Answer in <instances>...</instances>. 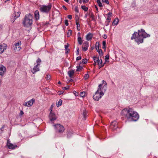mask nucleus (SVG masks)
Wrapping results in <instances>:
<instances>
[{
  "instance_id": "nucleus-1",
  "label": "nucleus",
  "mask_w": 158,
  "mask_h": 158,
  "mask_svg": "<svg viewBox=\"0 0 158 158\" xmlns=\"http://www.w3.org/2000/svg\"><path fill=\"white\" fill-rule=\"evenodd\" d=\"M121 114L125 116L128 119L134 121H137L139 118L138 113L131 108H126L122 111Z\"/></svg>"
},
{
  "instance_id": "nucleus-2",
  "label": "nucleus",
  "mask_w": 158,
  "mask_h": 158,
  "mask_svg": "<svg viewBox=\"0 0 158 158\" xmlns=\"http://www.w3.org/2000/svg\"><path fill=\"white\" fill-rule=\"evenodd\" d=\"M150 36V35L146 33L144 30L141 29L140 31L138 30V32H135L132 34L131 39H135L136 42L139 44L143 42V38L149 37Z\"/></svg>"
},
{
  "instance_id": "nucleus-3",
  "label": "nucleus",
  "mask_w": 158,
  "mask_h": 158,
  "mask_svg": "<svg viewBox=\"0 0 158 158\" xmlns=\"http://www.w3.org/2000/svg\"><path fill=\"white\" fill-rule=\"evenodd\" d=\"M32 15L31 14L26 15L23 22L24 26L25 27L30 26L32 23Z\"/></svg>"
},
{
  "instance_id": "nucleus-4",
  "label": "nucleus",
  "mask_w": 158,
  "mask_h": 158,
  "mask_svg": "<svg viewBox=\"0 0 158 158\" xmlns=\"http://www.w3.org/2000/svg\"><path fill=\"white\" fill-rule=\"evenodd\" d=\"M104 95V93L102 91H99V90H97L95 95L93 96V98L95 101H98Z\"/></svg>"
},
{
  "instance_id": "nucleus-5",
  "label": "nucleus",
  "mask_w": 158,
  "mask_h": 158,
  "mask_svg": "<svg viewBox=\"0 0 158 158\" xmlns=\"http://www.w3.org/2000/svg\"><path fill=\"white\" fill-rule=\"evenodd\" d=\"M51 5L48 6L42 5L40 7V10L43 12L48 13L51 9Z\"/></svg>"
},
{
  "instance_id": "nucleus-6",
  "label": "nucleus",
  "mask_w": 158,
  "mask_h": 158,
  "mask_svg": "<svg viewBox=\"0 0 158 158\" xmlns=\"http://www.w3.org/2000/svg\"><path fill=\"white\" fill-rule=\"evenodd\" d=\"M56 131L59 133H62L64 130V127L60 124H56L54 125Z\"/></svg>"
},
{
  "instance_id": "nucleus-7",
  "label": "nucleus",
  "mask_w": 158,
  "mask_h": 158,
  "mask_svg": "<svg viewBox=\"0 0 158 158\" xmlns=\"http://www.w3.org/2000/svg\"><path fill=\"white\" fill-rule=\"evenodd\" d=\"M21 44V42L20 41H19L17 43H15L14 44V46L13 47V49L14 50H17L18 51H19L20 49H21L20 47Z\"/></svg>"
},
{
  "instance_id": "nucleus-8",
  "label": "nucleus",
  "mask_w": 158,
  "mask_h": 158,
  "mask_svg": "<svg viewBox=\"0 0 158 158\" xmlns=\"http://www.w3.org/2000/svg\"><path fill=\"white\" fill-rule=\"evenodd\" d=\"M49 117L51 122L54 121L56 119V117L55 114L52 111H50Z\"/></svg>"
},
{
  "instance_id": "nucleus-9",
  "label": "nucleus",
  "mask_w": 158,
  "mask_h": 158,
  "mask_svg": "<svg viewBox=\"0 0 158 158\" xmlns=\"http://www.w3.org/2000/svg\"><path fill=\"white\" fill-rule=\"evenodd\" d=\"M7 146L10 149H14L17 147V146L14 145L12 143H10V141L8 140L7 143Z\"/></svg>"
},
{
  "instance_id": "nucleus-10",
  "label": "nucleus",
  "mask_w": 158,
  "mask_h": 158,
  "mask_svg": "<svg viewBox=\"0 0 158 158\" xmlns=\"http://www.w3.org/2000/svg\"><path fill=\"white\" fill-rule=\"evenodd\" d=\"M117 122L114 121L112 122L110 124V127L113 130H115L117 127Z\"/></svg>"
},
{
  "instance_id": "nucleus-11",
  "label": "nucleus",
  "mask_w": 158,
  "mask_h": 158,
  "mask_svg": "<svg viewBox=\"0 0 158 158\" xmlns=\"http://www.w3.org/2000/svg\"><path fill=\"white\" fill-rule=\"evenodd\" d=\"M89 46V44L88 42L87 41L84 42L83 43V45L82 46V50L84 51H87Z\"/></svg>"
},
{
  "instance_id": "nucleus-12",
  "label": "nucleus",
  "mask_w": 158,
  "mask_h": 158,
  "mask_svg": "<svg viewBox=\"0 0 158 158\" xmlns=\"http://www.w3.org/2000/svg\"><path fill=\"white\" fill-rule=\"evenodd\" d=\"M35 102V99L33 98L31 99V100L28 101L27 102L25 103L24 105L27 106H31Z\"/></svg>"
},
{
  "instance_id": "nucleus-13",
  "label": "nucleus",
  "mask_w": 158,
  "mask_h": 158,
  "mask_svg": "<svg viewBox=\"0 0 158 158\" xmlns=\"http://www.w3.org/2000/svg\"><path fill=\"white\" fill-rule=\"evenodd\" d=\"M94 60L95 62H97L98 64L99 65V64H101L102 63V59H100L99 60V58L98 57L96 56H94L93 57Z\"/></svg>"
},
{
  "instance_id": "nucleus-14",
  "label": "nucleus",
  "mask_w": 158,
  "mask_h": 158,
  "mask_svg": "<svg viewBox=\"0 0 158 158\" xmlns=\"http://www.w3.org/2000/svg\"><path fill=\"white\" fill-rule=\"evenodd\" d=\"M6 71V68L3 66L0 65V75L3 76Z\"/></svg>"
},
{
  "instance_id": "nucleus-15",
  "label": "nucleus",
  "mask_w": 158,
  "mask_h": 158,
  "mask_svg": "<svg viewBox=\"0 0 158 158\" xmlns=\"http://www.w3.org/2000/svg\"><path fill=\"white\" fill-rule=\"evenodd\" d=\"M6 49V46L5 44L0 45V53H2L4 52V50Z\"/></svg>"
},
{
  "instance_id": "nucleus-16",
  "label": "nucleus",
  "mask_w": 158,
  "mask_h": 158,
  "mask_svg": "<svg viewBox=\"0 0 158 158\" xmlns=\"http://www.w3.org/2000/svg\"><path fill=\"white\" fill-rule=\"evenodd\" d=\"M40 70L38 65H36L34 66L33 69L31 70V72L33 74H34L36 72Z\"/></svg>"
},
{
  "instance_id": "nucleus-17",
  "label": "nucleus",
  "mask_w": 158,
  "mask_h": 158,
  "mask_svg": "<svg viewBox=\"0 0 158 158\" xmlns=\"http://www.w3.org/2000/svg\"><path fill=\"white\" fill-rule=\"evenodd\" d=\"M92 34L90 33H88L86 36V38L87 40H90L92 37Z\"/></svg>"
},
{
  "instance_id": "nucleus-18",
  "label": "nucleus",
  "mask_w": 158,
  "mask_h": 158,
  "mask_svg": "<svg viewBox=\"0 0 158 158\" xmlns=\"http://www.w3.org/2000/svg\"><path fill=\"white\" fill-rule=\"evenodd\" d=\"M74 72L73 70L69 71L68 72V74L70 78H72L74 74Z\"/></svg>"
},
{
  "instance_id": "nucleus-19",
  "label": "nucleus",
  "mask_w": 158,
  "mask_h": 158,
  "mask_svg": "<svg viewBox=\"0 0 158 158\" xmlns=\"http://www.w3.org/2000/svg\"><path fill=\"white\" fill-rule=\"evenodd\" d=\"M35 16L36 19H38L39 18V12L38 10H36L35 12Z\"/></svg>"
},
{
  "instance_id": "nucleus-20",
  "label": "nucleus",
  "mask_w": 158,
  "mask_h": 158,
  "mask_svg": "<svg viewBox=\"0 0 158 158\" xmlns=\"http://www.w3.org/2000/svg\"><path fill=\"white\" fill-rule=\"evenodd\" d=\"M118 18H115L113 22V25H116L118 24Z\"/></svg>"
},
{
  "instance_id": "nucleus-21",
  "label": "nucleus",
  "mask_w": 158,
  "mask_h": 158,
  "mask_svg": "<svg viewBox=\"0 0 158 158\" xmlns=\"http://www.w3.org/2000/svg\"><path fill=\"white\" fill-rule=\"evenodd\" d=\"M87 112L85 110H84L83 113V118H82V119L83 120H85L86 119V115H87Z\"/></svg>"
},
{
  "instance_id": "nucleus-22",
  "label": "nucleus",
  "mask_w": 158,
  "mask_h": 158,
  "mask_svg": "<svg viewBox=\"0 0 158 158\" xmlns=\"http://www.w3.org/2000/svg\"><path fill=\"white\" fill-rule=\"evenodd\" d=\"M89 15L90 18H92L93 20H95V16L92 12H90L89 14Z\"/></svg>"
},
{
  "instance_id": "nucleus-23",
  "label": "nucleus",
  "mask_w": 158,
  "mask_h": 158,
  "mask_svg": "<svg viewBox=\"0 0 158 158\" xmlns=\"http://www.w3.org/2000/svg\"><path fill=\"white\" fill-rule=\"evenodd\" d=\"M17 18L16 17V14L13 15V16L11 19L10 21L11 22L13 23L15 20Z\"/></svg>"
},
{
  "instance_id": "nucleus-24",
  "label": "nucleus",
  "mask_w": 158,
  "mask_h": 158,
  "mask_svg": "<svg viewBox=\"0 0 158 158\" xmlns=\"http://www.w3.org/2000/svg\"><path fill=\"white\" fill-rule=\"evenodd\" d=\"M77 40L79 44L80 45H81L83 41L82 40L81 37L80 36H78Z\"/></svg>"
},
{
  "instance_id": "nucleus-25",
  "label": "nucleus",
  "mask_w": 158,
  "mask_h": 158,
  "mask_svg": "<svg viewBox=\"0 0 158 158\" xmlns=\"http://www.w3.org/2000/svg\"><path fill=\"white\" fill-rule=\"evenodd\" d=\"M76 24L77 25V29L78 31H79L80 30L81 27L78 21H76Z\"/></svg>"
},
{
  "instance_id": "nucleus-26",
  "label": "nucleus",
  "mask_w": 158,
  "mask_h": 158,
  "mask_svg": "<svg viewBox=\"0 0 158 158\" xmlns=\"http://www.w3.org/2000/svg\"><path fill=\"white\" fill-rule=\"evenodd\" d=\"M97 50L100 56H102L103 55V53L101 49Z\"/></svg>"
},
{
  "instance_id": "nucleus-27",
  "label": "nucleus",
  "mask_w": 158,
  "mask_h": 158,
  "mask_svg": "<svg viewBox=\"0 0 158 158\" xmlns=\"http://www.w3.org/2000/svg\"><path fill=\"white\" fill-rule=\"evenodd\" d=\"M41 62V59L39 58H38L36 61L37 63L36 65L39 66Z\"/></svg>"
},
{
  "instance_id": "nucleus-28",
  "label": "nucleus",
  "mask_w": 158,
  "mask_h": 158,
  "mask_svg": "<svg viewBox=\"0 0 158 158\" xmlns=\"http://www.w3.org/2000/svg\"><path fill=\"white\" fill-rule=\"evenodd\" d=\"M72 135V133L71 131H68L67 133V137L68 138H69L71 137Z\"/></svg>"
},
{
  "instance_id": "nucleus-29",
  "label": "nucleus",
  "mask_w": 158,
  "mask_h": 158,
  "mask_svg": "<svg viewBox=\"0 0 158 158\" xmlns=\"http://www.w3.org/2000/svg\"><path fill=\"white\" fill-rule=\"evenodd\" d=\"M82 9L85 11H86L88 10V8L85 6H81Z\"/></svg>"
},
{
  "instance_id": "nucleus-30",
  "label": "nucleus",
  "mask_w": 158,
  "mask_h": 158,
  "mask_svg": "<svg viewBox=\"0 0 158 158\" xmlns=\"http://www.w3.org/2000/svg\"><path fill=\"white\" fill-rule=\"evenodd\" d=\"M77 69L76 70V71H79L80 70H81L82 69H83V68L82 67L80 66V65L78 66H77Z\"/></svg>"
},
{
  "instance_id": "nucleus-31",
  "label": "nucleus",
  "mask_w": 158,
  "mask_h": 158,
  "mask_svg": "<svg viewBox=\"0 0 158 158\" xmlns=\"http://www.w3.org/2000/svg\"><path fill=\"white\" fill-rule=\"evenodd\" d=\"M98 5L100 7H102V5L100 0H97V1Z\"/></svg>"
},
{
  "instance_id": "nucleus-32",
  "label": "nucleus",
  "mask_w": 158,
  "mask_h": 158,
  "mask_svg": "<svg viewBox=\"0 0 158 158\" xmlns=\"http://www.w3.org/2000/svg\"><path fill=\"white\" fill-rule=\"evenodd\" d=\"M99 43L98 42H97L96 43V48H95L97 50H99Z\"/></svg>"
},
{
  "instance_id": "nucleus-33",
  "label": "nucleus",
  "mask_w": 158,
  "mask_h": 158,
  "mask_svg": "<svg viewBox=\"0 0 158 158\" xmlns=\"http://www.w3.org/2000/svg\"><path fill=\"white\" fill-rule=\"evenodd\" d=\"M62 101L61 99H60L59 101L58 102L57 104V106L59 107L62 104Z\"/></svg>"
},
{
  "instance_id": "nucleus-34",
  "label": "nucleus",
  "mask_w": 158,
  "mask_h": 158,
  "mask_svg": "<svg viewBox=\"0 0 158 158\" xmlns=\"http://www.w3.org/2000/svg\"><path fill=\"white\" fill-rule=\"evenodd\" d=\"M85 92H81L80 94V96L81 97H84L85 96Z\"/></svg>"
},
{
  "instance_id": "nucleus-35",
  "label": "nucleus",
  "mask_w": 158,
  "mask_h": 158,
  "mask_svg": "<svg viewBox=\"0 0 158 158\" xmlns=\"http://www.w3.org/2000/svg\"><path fill=\"white\" fill-rule=\"evenodd\" d=\"M72 31L71 30H69L67 34V37L70 36L72 34Z\"/></svg>"
},
{
  "instance_id": "nucleus-36",
  "label": "nucleus",
  "mask_w": 158,
  "mask_h": 158,
  "mask_svg": "<svg viewBox=\"0 0 158 158\" xmlns=\"http://www.w3.org/2000/svg\"><path fill=\"white\" fill-rule=\"evenodd\" d=\"M16 14V17L18 18L20 15V12H18L17 13H15L14 15Z\"/></svg>"
},
{
  "instance_id": "nucleus-37",
  "label": "nucleus",
  "mask_w": 158,
  "mask_h": 158,
  "mask_svg": "<svg viewBox=\"0 0 158 158\" xmlns=\"http://www.w3.org/2000/svg\"><path fill=\"white\" fill-rule=\"evenodd\" d=\"M79 47H77V51H76V55L77 56H78L79 55Z\"/></svg>"
},
{
  "instance_id": "nucleus-38",
  "label": "nucleus",
  "mask_w": 158,
  "mask_h": 158,
  "mask_svg": "<svg viewBox=\"0 0 158 158\" xmlns=\"http://www.w3.org/2000/svg\"><path fill=\"white\" fill-rule=\"evenodd\" d=\"M46 78L47 80H49V79H50L51 78L50 75H49L48 74H47V75L46 77Z\"/></svg>"
},
{
  "instance_id": "nucleus-39",
  "label": "nucleus",
  "mask_w": 158,
  "mask_h": 158,
  "mask_svg": "<svg viewBox=\"0 0 158 158\" xmlns=\"http://www.w3.org/2000/svg\"><path fill=\"white\" fill-rule=\"evenodd\" d=\"M82 62L84 64H86L87 63V60L86 59H84L82 60Z\"/></svg>"
},
{
  "instance_id": "nucleus-40",
  "label": "nucleus",
  "mask_w": 158,
  "mask_h": 158,
  "mask_svg": "<svg viewBox=\"0 0 158 158\" xmlns=\"http://www.w3.org/2000/svg\"><path fill=\"white\" fill-rule=\"evenodd\" d=\"M102 2L108 4H109V2L108 0H102Z\"/></svg>"
},
{
  "instance_id": "nucleus-41",
  "label": "nucleus",
  "mask_w": 158,
  "mask_h": 158,
  "mask_svg": "<svg viewBox=\"0 0 158 158\" xmlns=\"http://www.w3.org/2000/svg\"><path fill=\"white\" fill-rule=\"evenodd\" d=\"M69 46V45L68 44H67L66 45H65L64 47L65 48V50H67L69 49H68V48Z\"/></svg>"
},
{
  "instance_id": "nucleus-42",
  "label": "nucleus",
  "mask_w": 158,
  "mask_h": 158,
  "mask_svg": "<svg viewBox=\"0 0 158 158\" xmlns=\"http://www.w3.org/2000/svg\"><path fill=\"white\" fill-rule=\"evenodd\" d=\"M102 86V84H100L99 85V86H98V88L97 90H99V91H101V87Z\"/></svg>"
},
{
  "instance_id": "nucleus-43",
  "label": "nucleus",
  "mask_w": 158,
  "mask_h": 158,
  "mask_svg": "<svg viewBox=\"0 0 158 158\" xmlns=\"http://www.w3.org/2000/svg\"><path fill=\"white\" fill-rule=\"evenodd\" d=\"M89 77V75L88 74H85L84 76L85 79H87Z\"/></svg>"
},
{
  "instance_id": "nucleus-44",
  "label": "nucleus",
  "mask_w": 158,
  "mask_h": 158,
  "mask_svg": "<svg viewBox=\"0 0 158 158\" xmlns=\"http://www.w3.org/2000/svg\"><path fill=\"white\" fill-rule=\"evenodd\" d=\"M75 11L77 13H78L79 12L78 8L76 6L75 7Z\"/></svg>"
},
{
  "instance_id": "nucleus-45",
  "label": "nucleus",
  "mask_w": 158,
  "mask_h": 158,
  "mask_svg": "<svg viewBox=\"0 0 158 158\" xmlns=\"http://www.w3.org/2000/svg\"><path fill=\"white\" fill-rule=\"evenodd\" d=\"M110 21H106L105 22V26H107L109 24Z\"/></svg>"
},
{
  "instance_id": "nucleus-46",
  "label": "nucleus",
  "mask_w": 158,
  "mask_h": 158,
  "mask_svg": "<svg viewBox=\"0 0 158 158\" xmlns=\"http://www.w3.org/2000/svg\"><path fill=\"white\" fill-rule=\"evenodd\" d=\"M86 22H87V23L88 25H90V19H87L86 20Z\"/></svg>"
},
{
  "instance_id": "nucleus-47",
  "label": "nucleus",
  "mask_w": 158,
  "mask_h": 158,
  "mask_svg": "<svg viewBox=\"0 0 158 158\" xmlns=\"http://www.w3.org/2000/svg\"><path fill=\"white\" fill-rule=\"evenodd\" d=\"M65 25L67 26H68V20H65Z\"/></svg>"
},
{
  "instance_id": "nucleus-48",
  "label": "nucleus",
  "mask_w": 158,
  "mask_h": 158,
  "mask_svg": "<svg viewBox=\"0 0 158 158\" xmlns=\"http://www.w3.org/2000/svg\"><path fill=\"white\" fill-rule=\"evenodd\" d=\"M109 55H107L105 56V59L106 60H106H108L109 59Z\"/></svg>"
},
{
  "instance_id": "nucleus-49",
  "label": "nucleus",
  "mask_w": 158,
  "mask_h": 158,
  "mask_svg": "<svg viewBox=\"0 0 158 158\" xmlns=\"http://www.w3.org/2000/svg\"><path fill=\"white\" fill-rule=\"evenodd\" d=\"M54 104H52L51 105V106L50 107V110H51V111H52V108H53V106H54Z\"/></svg>"
},
{
  "instance_id": "nucleus-50",
  "label": "nucleus",
  "mask_w": 158,
  "mask_h": 158,
  "mask_svg": "<svg viewBox=\"0 0 158 158\" xmlns=\"http://www.w3.org/2000/svg\"><path fill=\"white\" fill-rule=\"evenodd\" d=\"M81 56H79L77 57L76 60H81Z\"/></svg>"
},
{
  "instance_id": "nucleus-51",
  "label": "nucleus",
  "mask_w": 158,
  "mask_h": 158,
  "mask_svg": "<svg viewBox=\"0 0 158 158\" xmlns=\"http://www.w3.org/2000/svg\"><path fill=\"white\" fill-rule=\"evenodd\" d=\"M99 65V69H100L101 67H103L104 66V64H103L102 63L101 64H99V65Z\"/></svg>"
},
{
  "instance_id": "nucleus-52",
  "label": "nucleus",
  "mask_w": 158,
  "mask_h": 158,
  "mask_svg": "<svg viewBox=\"0 0 158 158\" xmlns=\"http://www.w3.org/2000/svg\"><path fill=\"white\" fill-rule=\"evenodd\" d=\"M69 87H63L62 89H69Z\"/></svg>"
},
{
  "instance_id": "nucleus-53",
  "label": "nucleus",
  "mask_w": 158,
  "mask_h": 158,
  "mask_svg": "<svg viewBox=\"0 0 158 158\" xmlns=\"http://www.w3.org/2000/svg\"><path fill=\"white\" fill-rule=\"evenodd\" d=\"M111 18H110V17L109 16H108V17L107 19V21H110V22L111 21Z\"/></svg>"
},
{
  "instance_id": "nucleus-54",
  "label": "nucleus",
  "mask_w": 158,
  "mask_h": 158,
  "mask_svg": "<svg viewBox=\"0 0 158 158\" xmlns=\"http://www.w3.org/2000/svg\"><path fill=\"white\" fill-rule=\"evenodd\" d=\"M68 18L69 19H72V16L71 15H69L68 16Z\"/></svg>"
},
{
  "instance_id": "nucleus-55",
  "label": "nucleus",
  "mask_w": 158,
  "mask_h": 158,
  "mask_svg": "<svg viewBox=\"0 0 158 158\" xmlns=\"http://www.w3.org/2000/svg\"><path fill=\"white\" fill-rule=\"evenodd\" d=\"M89 0H82V2L84 3L87 2H89Z\"/></svg>"
},
{
  "instance_id": "nucleus-56",
  "label": "nucleus",
  "mask_w": 158,
  "mask_h": 158,
  "mask_svg": "<svg viewBox=\"0 0 158 158\" xmlns=\"http://www.w3.org/2000/svg\"><path fill=\"white\" fill-rule=\"evenodd\" d=\"M23 112L22 110H21L20 113L19 114L20 115H22L23 114Z\"/></svg>"
},
{
  "instance_id": "nucleus-57",
  "label": "nucleus",
  "mask_w": 158,
  "mask_h": 158,
  "mask_svg": "<svg viewBox=\"0 0 158 158\" xmlns=\"http://www.w3.org/2000/svg\"><path fill=\"white\" fill-rule=\"evenodd\" d=\"M106 42L105 41H103L102 42V45L103 46H106Z\"/></svg>"
},
{
  "instance_id": "nucleus-58",
  "label": "nucleus",
  "mask_w": 158,
  "mask_h": 158,
  "mask_svg": "<svg viewBox=\"0 0 158 158\" xmlns=\"http://www.w3.org/2000/svg\"><path fill=\"white\" fill-rule=\"evenodd\" d=\"M64 93V92L63 91H60L59 93V95H61V94H63Z\"/></svg>"
},
{
  "instance_id": "nucleus-59",
  "label": "nucleus",
  "mask_w": 158,
  "mask_h": 158,
  "mask_svg": "<svg viewBox=\"0 0 158 158\" xmlns=\"http://www.w3.org/2000/svg\"><path fill=\"white\" fill-rule=\"evenodd\" d=\"M63 8L65 10H67V8L66 7L64 6H63Z\"/></svg>"
},
{
  "instance_id": "nucleus-60",
  "label": "nucleus",
  "mask_w": 158,
  "mask_h": 158,
  "mask_svg": "<svg viewBox=\"0 0 158 158\" xmlns=\"http://www.w3.org/2000/svg\"><path fill=\"white\" fill-rule=\"evenodd\" d=\"M103 37L105 39H106V38H107V36H106V35H105V34L104 35Z\"/></svg>"
},
{
  "instance_id": "nucleus-61",
  "label": "nucleus",
  "mask_w": 158,
  "mask_h": 158,
  "mask_svg": "<svg viewBox=\"0 0 158 158\" xmlns=\"http://www.w3.org/2000/svg\"><path fill=\"white\" fill-rule=\"evenodd\" d=\"M112 13L111 12H109L108 14V16H110V15H112Z\"/></svg>"
},
{
  "instance_id": "nucleus-62",
  "label": "nucleus",
  "mask_w": 158,
  "mask_h": 158,
  "mask_svg": "<svg viewBox=\"0 0 158 158\" xmlns=\"http://www.w3.org/2000/svg\"><path fill=\"white\" fill-rule=\"evenodd\" d=\"M102 82H103V84H105L106 85V82L105 81H104L103 80L102 81Z\"/></svg>"
},
{
  "instance_id": "nucleus-63",
  "label": "nucleus",
  "mask_w": 158,
  "mask_h": 158,
  "mask_svg": "<svg viewBox=\"0 0 158 158\" xmlns=\"http://www.w3.org/2000/svg\"><path fill=\"white\" fill-rule=\"evenodd\" d=\"M87 16H88V15H87V14H86L84 16V17L85 18H86L87 17Z\"/></svg>"
},
{
  "instance_id": "nucleus-64",
  "label": "nucleus",
  "mask_w": 158,
  "mask_h": 158,
  "mask_svg": "<svg viewBox=\"0 0 158 158\" xmlns=\"http://www.w3.org/2000/svg\"><path fill=\"white\" fill-rule=\"evenodd\" d=\"M106 46H103L102 48L106 49Z\"/></svg>"
}]
</instances>
